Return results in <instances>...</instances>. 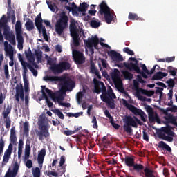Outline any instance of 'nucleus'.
I'll return each mask as SVG.
<instances>
[{"label":"nucleus","mask_w":177,"mask_h":177,"mask_svg":"<svg viewBox=\"0 0 177 177\" xmlns=\"http://www.w3.org/2000/svg\"><path fill=\"white\" fill-rule=\"evenodd\" d=\"M44 81H50V82H59L61 89L62 91L67 92H71L74 88H75V83L71 80L67 79L66 77H59V76H46L44 77Z\"/></svg>","instance_id":"nucleus-1"},{"label":"nucleus","mask_w":177,"mask_h":177,"mask_svg":"<svg viewBox=\"0 0 177 177\" xmlns=\"http://www.w3.org/2000/svg\"><path fill=\"white\" fill-rule=\"evenodd\" d=\"M99 10L97 12V16L100 19L104 17L106 23L107 24H111V21L114 20V10H113L109 6L106 1H102L98 6Z\"/></svg>","instance_id":"nucleus-2"},{"label":"nucleus","mask_w":177,"mask_h":177,"mask_svg":"<svg viewBox=\"0 0 177 177\" xmlns=\"http://www.w3.org/2000/svg\"><path fill=\"white\" fill-rule=\"evenodd\" d=\"M93 84H94V93H102V95H101V99H104V96H106L107 97H113L115 98V94L113 92V88H111L109 86V89L107 91V88H106V86L104 85V83L103 82L97 80V79L94 78L93 79Z\"/></svg>","instance_id":"nucleus-3"},{"label":"nucleus","mask_w":177,"mask_h":177,"mask_svg":"<svg viewBox=\"0 0 177 177\" xmlns=\"http://www.w3.org/2000/svg\"><path fill=\"white\" fill-rule=\"evenodd\" d=\"M124 124L123 126L124 131L127 133H132L133 128H138V124L140 125H143V122L140 121L136 116L132 118V116L128 115L125 116L124 119Z\"/></svg>","instance_id":"nucleus-4"},{"label":"nucleus","mask_w":177,"mask_h":177,"mask_svg":"<svg viewBox=\"0 0 177 177\" xmlns=\"http://www.w3.org/2000/svg\"><path fill=\"white\" fill-rule=\"evenodd\" d=\"M68 16L66 15V12L63 11L55 24V32L58 35H62L66 28H68Z\"/></svg>","instance_id":"nucleus-5"},{"label":"nucleus","mask_w":177,"mask_h":177,"mask_svg":"<svg viewBox=\"0 0 177 177\" xmlns=\"http://www.w3.org/2000/svg\"><path fill=\"white\" fill-rule=\"evenodd\" d=\"M46 92L48 93V96L51 97V99H56L57 102L59 103V106H62V107H71V104L68 102H62L64 100V94L65 91L61 88V90L53 93L52 90L49 88H46Z\"/></svg>","instance_id":"nucleus-6"},{"label":"nucleus","mask_w":177,"mask_h":177,"mask_svg":"<svg viewBox=\"0 0 177 177\" xmlns=\"http://www.w3.org/2000/svg\"><path fill=\"white\" fill-rule=\"evenodd\" d=\"M174 136L175 132L172 131V127L169 125L161 127L160 132L158 133V137L160 139L169 142H174Z\"/></svg>","instance_id":"nucleus-7"},{"label":"nucleus","mask_w":177,"mask_h":177,"mask_svg":"<svg viewBox=\"0 0 177 177\" xmlns=\"http://www.w3.org/2000/svg\"><path fill=\"white\" fill-rule=\"evenodd\" d=\"M123 102V106L128 109L134 115H139L141 118V120H142L143 122H146L147 121V115L142 110L136 108L135 106L128 103V101L127 100H122Z\"/></svg>","instance_id":"nucleus-8"},{"label":"nucleus","mask_w":177,"mask_h":177,"mask_svg":"<svg viewBox=\"0 0 177 177\" xmlns=\"http://www.w3.org/2000/svg\"><path fill=\"white\" fill-rule=\"evenodd\" d=\"M129 60H130L131 62H135V63H124V66L127 68V70H129V71H136L137 74H141L143 78H147V75H146V73L140 70V68L139 67V65L138 64L139 62L138 59H136V58L130 57Z\"/></svg>","instance_id":"nucleus-9"},{"label":"nucleus","mask_w":177,"mask_h":177,"mask_svg":"<svg viewBox=\"0 0 177 177\" xmlns=\"http://www.w3.org/2000/svg\"><path fill=\"white\" fill-rule=\"evenodd\" d=\"M44 19H42V15L41 13L38 14L35 19V24L39 31V33L41 32L43 35V37L46 41H48V34L46 33V28L44 26Z\"/></svg>","instance_id":"nucleus-10"},{"label":"nucleus","mask_w":177,"mask_h":177,"mask_svg":"<svg viewBox=\"0 0 177 177\" xmlns=\"http://www.w3.org/2000/svg\"><path fill=\"white\" fill-rule=\"evenodd\" d=\"M10 19L12 24H15V23H16V14L15 13V10L8 9L7 18L6 15L2 16L1 20L0 21V28H2V27H6L8 21H10Z\"/></svg>","instance_id":"nucleus-11"},{"label":"nucleus","mask_w":177,"mask_h":177,"mask_svg":"<svg viewBox=\"0 0 177 177\" xmlns=\"http://www.w3.org/2000/svg\"><path fill=\"white\" fill-rule=\"evenodd\" d=\"M39 131L37 130L36 135L39 136V140H44V139H49L50 138V133H49V129L46 127V125L43 124L39 128Z\"/></svg>","instance_id":"nucleus-12"},{"label":"nucleus","mask_w":177,"mask_h":177,"mask_svg":"<svg viewBox=\"0 0 177 177\" xmlns=\"http://www.w3.org/2000/svg\"><path fill=\"white\" fill-rule=\"evenodd\" d=\"M4 50L6 53V56H9L10 57V62L9 66L10 67H13L15 65V62H13V46L10 45L8 41L4 42Z\"/></svg>","instance_id":"nucleus-13"},{"label":"nucleus","mask_w":177,"mask_h":177,"mask_svg":"<svg viewBox=\"0 0 177 177\" xmlns=\"http://www.w3.org/2000/svg\"><path fill=\"white\" fill-rule=\"evenodd\" d=\"M73 57L77 64H84L85 63V55L81 51L73 50Z\"/></svg>","instance_id":"nucleus-14"},{"label":"nucleus","mask_w":177,"mask_h":177,"mask_svg":"<svg viewBox=\"0 0 177 177\" xmlns=\"http://www.w3.org/2000/svg\"><path fill=\"white\" fill-rule=\"evenodd\" d=\"M133 87L136 91V95H137L138 99H140V100H146V97H144L143 96H142L140 95H146L147 90L143 89L142 88H139V82H138L136 81V80H133Z\"/></svg>","instance_id":"nucleus-15"},{"label":"nucleus","mask_w":177,"mask_h":177,"mask_svg":"<svg viewBox=\"0 0 177 177\" xmlns=\"http://www.w3.org/2000/svg\"><path fill=\"white\" fill-rule=\"evenodd\" d=\"M84 45L86 48H92L94 47L95 49L98 48L99 45V38L97 37H94L91 38H88L87 40H84Z\"/></svg>","instance_id":"nucleus-16"},{"label":"nucleus","mask_w":177,"mask_h":177,"mask_svg":"<svg viewBox=\"0 0 177 177\" xmlns=\"http://www.w3.org/2000/svg\"><path fill=\"white\" fill-rule=\"evenodd\" d=\"M10 111H12V106L8 105V106H7L6 111H4L2 113V115L3 116V118L6 119L4 120V122L6 124V127L7 129H9V128H10V125L12 124V120H10V118L8 117L9 115V114H10Z\"/></svg>","instance_id":"nucleus-17"},{"label":"nucleus","mask_w":177,"mask_h":177,"mask_svg":"<svg viewBox=\"0 0 177 177\" xmlns=\"http://www.w3.org/2000/svg\"><path fill=\"white\" fill-rule=\"evenodd\" d=\"M15 91V100L17 102H20V99L22 101L24 100V89L23 88V86H19V84H17Z\"/></svg>","instance_id":"nucleus-18"},{"label":"nucleus","mask_w":177,"mask_h":177,"mask_svg":"<svg viewBox=\"0 0 177 177\" xmlns=\"http://www.w3.org/2000/svg\"><path fill=\"white\" fill-rule=\"evenodd\" d=\"M108 55L112 59L113 62H116L117 63L118 62H124V57L120 53H117V51L111 50L108 53Z\"/></svg>","instance_id":"nucleus-19"},{"label":"nucleus","mask_w":177,"mask_h":177,"mask_svg":"<svg viewBox=\"0 0 177 177\" xmlns=\"http://www.w3.org/2000/svg\"><path fill=\"white\" fill-rule=\"evenodd\" d=\"M110 75L114 84L117 85L118 84V81L121 80L120 77V71L117 68H115L113 71L111 72Z\"/></svg>","instance_id":"nucleus-20"},{"label":"nucleus","mask_w":177,"mask_h":177,"mask_svg":"<svg viewBox=\"0 0 177 177\" xmlns=\"http://www.w3.org/2000/svg\"><path fill=\"white\" fill-rule=\"evenodd\" d=\"M25 56L30 64L35 66V57H34V55H32L31 48H28V51H25Z\"/></svg>","instance_id":"nucleus-21"},{"label":"nucleus","mask_w":177,"mask_h":177,"mask_svg":"<svg viewBox=\"0 0 177 177\" xmlns=\"http://www.w3.org/2000/svg\"><path fill=\"white\" fill-rule=\"evenodd\" d=\"M12 149H13V147L12 144H10L8 149L4 153L3 162L6 164L9 162V158H10V156H12Z\"/></svg>","instance_id":"nucleus-22"},{"label":"nucleus","mask_w":177,"mask_h":177,"mask_svg":"<svg viewBox=\"0 0 177 177\" xmlns=\"http://www.w3.org/2000/svg\"><path fill=\"white\" fill-rule=\"evenodd\" d=\"M102 101L104 102V103H106L108 105V107L110 109H115V104L114 103V100L113 97H107V95H104V98H101Z\"/></svg>","instance_id":"nucleus-23"},{"label":"nucleus","mask_w":177,"mask_h":177,"mask_svg":"<svg viewBox=\"0 0 177 177\" xmlns=\"http://www.w3.org/2000/svg\"><path fill=\"white\" fill-rule=\"evenodd\" d=\"M68 6L66 5L65 8L66 10H68V12H72L73 15L77 13L78 12V6L75 5V3L73 2L72 3L68 2ZM71 5L72 7L70 6Z\"/></svg>","instance_id":"nucleus-24"},{"label":"nucleus","mask_w":177,"mask_h":177,"mask_svg":"<svg viewBox=\"0 0 177 177\" xmlns=\"http://www.w3.org/2000/svg\"><path fill=\"white\" fill-rule=\"evenodd\" d=\"M45 156H46V150L45 149H41L37 156V161L39 165L44 164V160H45Z\"/></svg>","instance_id":"nucleus-25"},{"label":"nucleus","mask_w":177,"mask_h":177,"mask_svg":"<svg viewBox=\"0 0 177 177\" xmlns=\"http://www.w3.org/2000/svg\"><path fill=\"white\" fill-rule=\"evenodd\" d=\"M15 34L16 37H23V30L21 29V21H20V20L16 22Z\"/></svg>","instance_id":"nucleus-26"},{"label":"nucleus","mask_w":177,"mask_h":177,"mask_svg":"<svg viewBox=\"0 0 177 177\" xmlns=\"http://www.w3.org/2000/svg\"><path fill=\"white\" fill-rule=\"evenodd\" d=\"M50 70H51L53 74H62V73H63L60 63L57 64H54V65L50 67Z\"/></svg>","instance_id":"nucleus-27"},{"label":"nucleus","mask_w":177,"mask_h":177,"mask_svg":"<svg viewBox=\"0 0 177 177\" xmlns=\"http://www.w3.org/2000/svg\"><path fill=\"white\" fill-rule=\"evenodd\" d=\"M69 30H70L71 35L74 34H78V30L77 29V24H75V20L74 19L71 20L70 25H69Z\"/></svg>","instance_id":"nucleus-28"},{"label":"nucleus","mask_w":177,"mask_h":177,"mask_svg":"<svg viewBox=\"0 0 177 177\" xmlns=\"http://www.w3.org/2000/svg\"><path fill=\"white\" fill-rule=\"evenodd\" d=\"M71 37H72V44L73 46H75V48L78 47L80 46V41H81V39L80 38V34L76 33L71 35Z\"/></svg>","instance_id":"nucleus-29"},{"label":"nucleus","mask_w":177,"mask_h":177,"mask_svg":"<svg viewBox=\"0 0 177 177\" xmlns=\"http://www.w3.org/2000/svg\"><path fill=\"white\" fill-rule=\"evenodd\" d=\"M158 148L166 150L167 151H168V153H172V149H171V147H169V145H168L164 141L159 142Z\"/></svg>","instance_id":"nucleus-30"},{"label":"nucleus","mask_w":177,"mask_h":177,"mask_svg":"<svg viewBox=\"0 0 177 177\" xmlns=\"http://www.w3.org/2000/svg\"><path fill=\"white\" fill-rule=\"evenodd\" d=\"M167 75H168V73L158 72L152 77V80L153 81H158L160 80H162V78H164V77H167Z\"/></svg>","instance_id":"nucleus-31"},{"label":"nucleus","mask_w":177,"mask_h":177,"mask_svg":"<svg viewBox=\"0 0 177 177\" xmlns=\"http://www.w3.org/2000/svg\"><path fill=\"white\" fill-rule=\"evenodd\" d=\"M25 27L27 31H32L35 26H34V21L30 19H28L27 21L25 23Z\"/></svg>","instance_id":"nucleus-32"},{"label":"nucleus","mask_w":177,"mask_h":177,"mask_svg":"<svg viewBox=\"0 0 177 177\" xmlns=\"http://www.w3.org/2000/svg\"><path fill=\"white\" fill-rule=\"evenodd\" d=\"M16 128L15 127H12L10 129V142L11 143H16L17 141V138L16 137Z\"/></svg>","instance_id":"nucleus-33"},{"label":"nucleus","mask_w":177,"mask_h":177,"mask_svg":"<svg viewBox=\"0 0 177 177\" xmlns=\"http://www.w3.org/2000/svg\"><path fill=\"white\" fill-rule=\"evenodd\" d=\"M165 119L167 124H172L173 125H175L177 123L176 118H175V116L172 115H169L167 116H165Z\"/></svg>","instance_id":"nucleus-34"},{"label":"nucleus","mask_w":177,"mask_h":177,"mask_svg":"<svg viewBox=\"0 0 177 177\" xmlns=\"http://www.w3.org/2000/svg\"><path fill=\"white\" fill-rule=\"evenodd\" d=\"M59 64L61 66V69H62V73L63 71H66L67 70H70L71 68V64H70L69 62L63 61L59 62Z\"/></svg>","instance_id":"nucleus-35"},{"label":"nucleus","mask_w":177,"mask_h":177,"mask_svg":"<svg viewBox=\"0 0 177 177\" xmlns=\"http://www.w3.org/2000/svg\"><path fill=\"white\" fill-rule=\"evenodd\" d=\"M17 41L18 42L17 48L19 50H23V44H24V38L23 36H17Z\"/></svg>","instance_id":"nucleus-36"},{"label":"nucleus","mask_w":177,"mask_h":177,"mask_svg":"<svg viewBox=\"0 0 177 177\" xmlns=\"http://www.w3.org/2000/svg\"><path fill=\"white\" fill-rule=\"evenodd\" d=\"M19 167H20V165H19V163L17 162H15L14 164L12 171L10 170V169H9L8 171L12 174V177H15L16 176V175H17V172H19Z\"/></svg>","instance_id":"nucleus-37"},{"label":"nucleus","mask_w":177,"mask_h":177,"mask_svg":"<svg viewBox=\"0 0 177 177\" xmlns=\"http://www.w3.org/2000/svg\"><path fill=\"white\" fill-rule=\"evenodd\" d=\"M24 145V142H23V140L20 139L19 141L18 145V158H21V154H23V146Z\"/></svg>","instance_id":"nucleus-38"},{"label":"nucleus","mask_w":177,"mask_h":177,"mask_svg":"<svg viewBox=\"0 0 177 177\" xmlns=\"http://www.w3.org/2000/svg\"><path fill=\"white\" fill-rule=\"evenodd\" d=\"M148 118L149 120V122L153 123L154 121H157L158 120V115L157 113L155 115L154 112H151L148 114Z\"/></svg>","instance_id":"nucleus-39"},{"label":"nucleus","mask_w":177,"mask_h":177,"mask_svg":"<svg viewBox=\"0 0 177 177\" xmlns=\"http://www.w3.org/2000/svg\"><path fill=\"white\" fill-rule=\"evenodd\" d=\"M46 3L48 5L49 9L51 10V12H57L59 10V8L56 6V4L53 3L52 4V2H49V1L46 0Z\"/></svg>","instance_id":"nucleus-40"},{"label":"nucleus","mask_w":177,"mask_h":177,"mask_svg":"<svg viewBox=\"0 0 177 177\" xmlns=\"http://www.w3.org/2000/svg\"><path fill=\"white\" fill-rule=\"evenodd\" d=\"M89 8V5L86 2H83L80 3V7L78 8V12H86Z\"/></svg>","instance_id":"nucleus-41"},{"label":"nucleus","mask_w":177,"mask_h":177,"mask_svg":"<svg viewBox=\"0 0 177 177\" xmlns=\"http://www.w3.org/2000/svg\"><path fill=\"white\" fill-rule=\"evenodd\" d=\"M66 171H67V168L65 166H60L57 167V173H58L59 176H62V175L66 174Z\"/></svg>","instance_id":"nucleus-42"},{"label":"nucleus","mask_w":177,"mask_h":177,"mask_svg":"<svg viewBox=\"0 0 177 177\" xmlns=\"http://www.w3.org/2000/svg\"><path fill=\"white\" fill-rule=\"evenodd\" d=\"M30 145L26 144L25 147V153H24L25 161H27V160L30 158Z\"/></svg>","instance_id":"nucleus-43"},{"label":"nucleus","mask_w":177,"mask_h":177,"mask_svg":"<svg viewBox=\"0 0 177 177\" xmlns=\"http://www.w3.org/2000/svg\"><path fill=\"white\" fill-rule=\"evenodd\" d=\"M122 74L124 75L125 80H129V81H131V80L133 78V74L131 73L128 71H122Z\"/></svg>","instance_id":"nucleus-44"},{"label":"nucleus","mask_w":177,"mask_h":177,"mask_svg":"<svg viewBox=\"0 0 177 177\" xmlns=\"http://www.w3.org/2000/svg\"><path fill=\"white\" fill-rule=\"evenodd\" d=\"M22 67H23V77H24V75H26V74H27V73H28V69H27V68H28V66H31L30 64L27 63V62H22Z\"/></svg>","instance_id":"nucleus-45"},{"label":"nucleus","mask_w":177,"mask_h":177,"mask_svg":"<svg viewBox=\"0 0 177 177\" xmlns=\"http://www.w3.org/2000/svg\"><path fill=\"white\" fill-rule=\"evenodd\" d=\"M54 114H56L61 120H64V115L62 111L59 110V109H55L52 110Z\"/></svg>","instance_id":"nucleus-46"},{"label":"nucleus","mask_w":177,"mask_h":177,"mask_svg":"<svg viewBox=\"0 0 177 177\" xmlns=\"http://www.w3.org/2000/svg\"><path fill=\"white\" fill-rule=\"evenodd\" d=\"M35 56L37 63H42V51H35Z\"/></svg>","instance_id":"nucleus-47"},{"label":"nucleus","mask_w":177,"mask_h":177,"mask_svg":"<svg viewBox=\"0 0 177 177\" xmlns=\"http://www.w3.org/2000/svg\"><path fill=\"white\" fill-rule=\"evenodd\" d=\"M101 24L100 21H97L96 20H91L90 22V26L93 28H97V27H100Z\"/></svg>","instance_id":"nucleus-48"},{"label":"nucleus","mask_w":177,"mask_h":177,"mask_svg":"<svg viewBox=\"0 0 177 177\" xmlns=\"http://www.w3.org/2000/svg\"><path fill=\"white\" fill-rule=\"evenodd\" d=\"M129 20H140V17L135 13L129 12L128 16Z\"/></svg>","instance_id":"nucleus-49"},{"label":"nucleus","mask_w":177,"mask_h":177,"mask_svg":"<svg viewBox=\"0 0 177 177\" xmlns=\"http://www.w3.org/2000/svg\"><path fill=\"white\" fill-rule=\"evenodd\" d=\"M82 97H84V93L81 91L78 92L76 95V100L79 104L82 102Z\"/></svg>","instance_id":"nucleus-50"},{"label":"nucleus","mask_w":177,"mask_h":177,"mask_svg":"<svg viewBox=\"0 0 177 177\" xmlns=\"http://www.w3.org/2000/svg\"><path fill=\"white\" fill-rule=\"evenodd\" d=\"M13 33H11L10 31H9V29H8V28L6 26L4 27V29H3V35L5 36V39H8V37H9L10 35H12Z\"/></svg>","instance_id":"nucleus-51"},{"label":"nucleus","mask_w":177,"mask_h":177,"mask_svg":"<svg viewBox=\"0 0 177 177\" xmlns=\"http://www.w3.org/2000/svg\"><path fill=\"white\" fill-rule=\"evenodd\" d=\"M6 39L9 41L12 45H16V39L15 37V34L11 35L10 37H8V39Z\"/></svg>","instance_id":"nucleus-52"},{"label":"nucleus","mask_w":177,"mask_h":177,"mask_svg":"<svg viewBox=\"0 0 177 177\" xmlns=\"http://www.w3.org/2000/svg\"><path fill=\"white\" fill-rule=\"evenodd\" d=\"M32 174L33 177H41V170L39 169V167H35Z\"/></svg>","instance_id":"nucleus-53"},{"label":"nucleus","mask_w":177,"mask_h":177,"mask_svg":"<svg viewBox=\"0 0 177 177\" xmlns=\"http://www.w3.org/2000/svg\"><path fill=\"white\" fill-rule=\"evenodd\" d=\"M29 124H28V122H25L24 123V135H28V132H29Z\"/></svg>","instance_id":"nucleus-54"},{"label":"nucleus","mask_w":177,"mask_h":177,"mask_svg":"<svg viewBox=\"0 0 177 177\" xmlns=\"http://www.w3.org/2000/svg\"><path fill=\"white\" fill-rule=\"evenodd\" d=\"M123 52H124V53H127V55H129L130 56H133L135 55V53L128 47H125L123 49Z\"/></svg>","instance_id":"nucleus-55"},{"label":"nucleus","mask_w":177,"mask_h":177,"mask_svg":"<svg viewBox=\"0 0 177 177\" xmlns=\"http://www.w3.org/2000/svg\"><path fill=\"white\" fill-rule=\"evenodd\" d=\"M97 68L95 66V64H91L90 66V73L91 74H96L97 72H98Z\"/></svg>","instance_id":"nucleus-56"},{"label":"nucleus","mask_w":177,"mask_h":177,"mask_svg":"<svg viewBox=\"0 0 177 177\" xmlns=\"http://www.w3.org/2000/svg\"><path fill=\"white\" fill-rule=\"evenodd\" d=\"M167 84H168L169 88L172 89L174 86H175V80H174V79H169V80L167 81Z\"/></svg>","instance_id":"nucleus-57"},{"label":"nucleus","mask_w":177,"mask_h":177,"mask_svg":"<svg viewBox=\"0 0 177 177\" xmlns=\"http://www.w3.org/2000/svg\"><path fill=\"white\" fill-rule=\"evenodd\" d=\"M28 68L32 73L34 77H37L38 75V71L34 68L31 65H28Z\"/></svg>","instance_id":"nucleus-58"},{"label":"nucleus","mask_w":177,"mask_h":177,"mask_svg":"<svg viewBox=\"0 0 177 177\" xmlns=\"http://www.w3.org/2000/svg\"><path fill=\"white\" fill-rule=\"evenodd\" d=\"M104 114H105L106 117H107V118H109L110 120V122H113V120L114 118H113V116H111V114H110V112L109 111V110L106 109L104 111Z\"/></svg>","instance_id":"nucleus-59"},{"label":"nucleus","mask_w":177,"mask_h":177,"mask_svg":"<svg viewBox=\"0 0 177 177\" xmlns=\"http://www.w3.org/2000/svg\"><path fill=\"white\" fill-rule=\"evenodd\" d=\"M93 128L97 129V120H96V116H93L92 119Z\"/></svg>","instance_id":"nucleus-60"},{"label":"nucleus","mask_w":177,"mask_h":177,"mask_svg":"<svg viewBox=\"0 0 177 177\" xmlns=\"http://www.w3.org/2000/svg\"><path fill=\"white\" fill-rule=\"evenodd\" d=\"M139 84H146V81L142 78V76L140 75H137V80H136Z\"/></svg>","instance_id":"nucleus-61"},{"label":"nucleus","mask_w":177,"mask_h":177,"mask_svg":"<svg viewBox=\"0 0 177 177\" xmlns=\"http://www.w3.org/2000/svg\"><path fill=\"white\" fill-rule=\"evenodd\" d=\"M4 74L6 75V78H9L10 75H9V69L8 68V64H6L4 66Z\"/></svg>","instance_id":"nucleus-62"},{"label":"nucleus","mask_w":177,"mask_h":177,"mask_svg":"<svg viewBox=\"0 0 177 177\" xmlns=\"http://www.w3.org/2000/svg\"><path fill=\"white\" fill-rule=\"evenodd\" d=\"M24 78V84L25 86V91H27V86H28V80H27V77L26 75L23 76Z\"/></svg>","instance_id":"nucleus-63"},{"label":"nucleus","mask_w":177,"mask_h":177,"mask_svg":"<svg viewBox=\"0 0 177 177\" xmlns=\"http://www.w3.org/2000/svg\"><path fill=\"white\" fill-rule=\"evenodd\" d=\"M142 133H143L142 138L144 140H145L146 142H149V134H147V132L143 130Z\"/></svg>","instance_id":"nucleus-64"}]
</instances>
